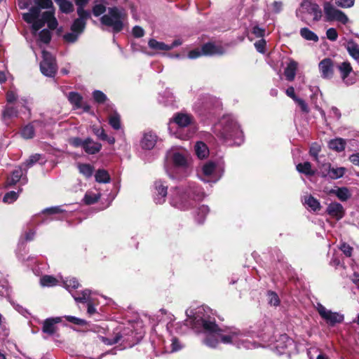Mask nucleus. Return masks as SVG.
<instances>
[{
	"label": "nucleus",
	"mask_w": 359,
	"mask_h": 359,
	"mask_svg": "<svg viewBox=\"0 0 359 359\" xmlns=\"http://www.w3.org/2000/svg\"><path fill=\"white\" fill-rule=\"evenodd\" d=\"M64 318L74 325H79L80 327H86L88 325V322L84 319L79 318L72 316H65Z\"/></svg>",
	"instance_id": "58836bf2"
},
{
	"label": "nucleus",
	"mask_w": 359,
	"mask_h": 359,
	"mask_svg": "<svg viewBox=\"0 0 359 359\" xmlns=\"http://www.w3.org/2000/svg\"><path fill=\"white\" fill-rule=\"evenodd\" d=\"M297 67L298 63L294 60H291L287 64L284 71V75L288 81L294 80Z\"/></svg>",
	"instance_id": "6ab92c4d"
},
{
	"label": "nucleus",
	"mask_w": 359,
	"mask_h": 359,
	"mask_svg": "<svg viewBox=\"0 0 359 359\" xmlns=\"http://www.w3.org/2000/svg\"><path fill=\"white\" fill-rule=\"evenodd\" d=\"M195 151L197 156L203 159L208 156L209 150L207 145L203 142H198L195 145Z\"/></svg>",
	"instance_id": "bb28decb"
},
{
	"label": "nucleus",
	"mask_w": 359,
	"mask_h": 359,
	"mask_svg": "<svg viewBox=\"0 0 359 359\" xmlns=\"http://www.w3.org/2000/svg\"><path fill=\"white\" fill-rule=\"evenodd\" d=\"M102 25L112 28L114 33H118L123 29L122 14L117 7L109 8V14L100 18Z\"/></svg>",
	"instance_id": "f257e3e1"
},
{
	"label": "nucleus",
	"mask_w": 359,
	"mask_h": 359,
	"mask_svg": "<svg viewBox=\"0 0 359 359\" xmlns=\"http://www.w3.org/2000/svg\"><path fill=\"white\" fill-rule=\"evenodd\" d=\"M67 99L69 103L73 106L74 109H83L85 112H90L91 107L83 102V98L81 94L77 92H69L67 95Z\"/></svg>",
	"instance_id": "9b49d317"
},
{
	"label": "nucleus",
	"mask_w": 359,
	"mask_h": 359,
	"mask_svg": "<svg viewBox=\"0 0 359 359\" xmlns=\"http://www.w3.org/2000/svg\"><path fill=\"white\" fill-rule=\"evenodd\" d=\"M68 142L70 145L73 146L74 147L76 148L81 147L83 149V147H85L86 139L83 140L81 138L79 137H70L68 140Z\"/></svg>",
	"instance_id": "3c124183"
},
{
	"label": "nucleus",
	"mask_w": 359,
	"mask_h": 359,
	"mask_svg": "<svg viewBox=\"0 0 359 359\" xmlns=\"http://www.w3.org/2000/svg\"><path fill=\"white\" fill-rule=\"evenodd\" d=\"M327 38L332 41H334L338 38V33L334 28H330L326 32Z\"/></svg>",
	"instance_id": "69168bd1"
},
{
	"label": "nucleus",
	"mask_w": 359,
	"mask_h": 359,
	"mask_svg": "<svg viewBox=\"0 0 359 359\" xmlns=\"http://www.w3.org/2000/svg\"><path fill=\"white\" fill-rule=\"evenodd\" d=\"M323 8L326 21L331 22L337 20L344 25L348 22V18L346 15L341 11L335 8L330 2L325 1L323 4Z\"/></svg>",
	"instance_id": "39448f33"
},
{
	"label": "nucleus",
	"mask_w": 359,
	"mask_h": 359,
	"mask_svg": "<svg viewBox=\"0 0 359 359\" xmlns=\"http://www.w3.org/2000/svg\"><path fill=\"white\" fill-rule=\"evenodd\" d=\"M4 120H10L13 118L18 117V111L14 107H6L2 113Z\"/></svg>",
	"instance_id": "4c0bfd02"
},
{
	"label": "nucleus",
	"mask_w": 359,
	"mask_h": 359,
	"mask_svg": "<svg viewBox=\"0 0 359 359\" xmlns=\"http://www.w3.org/2000/svg\"><path fill=\"white\" fill-rule=\"evenodd\" d=\"M187 195L185 188H175L170 200L171 205L181 210H187L192 208L194 205Z\"/></svg>",
	"instance_id": "7ed1b4c3"
},
{
	"label": "nucleus",
	"mask_w": 359,
	"mask_h": 359,
	"mask_svg": "<svg viewBox=\"0 0 359 359\" xmlns=\"http://www.w3.org/2000/svg\"><path fill=\"white\" fill-rule=\"evenodd\" d=\"M185 189L186 193L188 194V198L189 197L194 205H195L196 202L201 201L204 198L205 194L200 187L193 186V184H191L186 187Z\"/></svg>",
	"instance_id": "dca6fc26"
},
{
	"label": "nucleus",
	"mask_w": 359,
	"mask_h": 359,
	"mask_svg": "<svg viewBox=\"0 0 359 359\" xmlns=\"http://www.w3.org/2000/svg\"><path fill=\"white\" fill-rule=\"evenodd\" d=\"M78 34L72 32V33H66L63 36V39L68 43H74L78 39Z\"/></svg>",
	"instance_id": "0e129e2a"
},
{
	"label": "nucleus",
	"mask_w": 359,
	"mask_h": 359,
	"mask_svg": "<svg viewBox=\"0 0 359 359\" xmlns=\"http://www.w3.org/2000/svg\"><path fill=\"white\" fill-rule=\"evenodd\" d=\"M40 283L43 287H53L57 284L58 280L53 276L45 275L41 278Z\"/></svg>",
	"instance_id": "72a5a7b5"
},
{
	"label": "nucleus",
	"mask_w": 359,
	"mask_h": 359,
	"mask_svg": "<svg viewBox=\"0 0 359 359\" xmlns=\"http://www.w3.org/2000/svg\"><path fill=\"white\" fill-rule=\"evenodd\" d=\"M18 198V194L15 191H11L6 193L4 198L3 201L6 203H12L15 201Z\"/></svg>",
	"instance_id": "4d7b16f0"
},
{
	"label": "nucleus",
	"mask_w": 359,
	"mask_h": 359,
	"mask_svg": "<svg viewBox=\"0 0 359 359\" xmlns=\"http://www.w3.org/2000/svg\"><path fill=\"white\" fill-rule=\"evenodd\" d=\"M61 322L62 318L60 317L46 318L43 322L41 330L44 334H46L48 336H53L58 330V327L56 325Z\"/></svg>",
	"instance_id": "ddd939ff"
},
{
	"label": "nucleus",
	"mask_w": 359,
	"mask_h": 359,
	"mask_svg": "<svg viewBox=\"0 0 359 359\" xmlns=\"http://www.w3.org/2000/svg\"><path fill=\"white\" fill-rule=\"evenodd\" d=\"M201 326L203 330L208 333H219L222 332V330L219 328L215 320H210L206 318H201Z\"/></svg>",
	"instance_id": "a211bd4d"
},
{
	"label": "nucleus",
	"mask_w": 359,
	"mask_h": 359,
	"mask_svg": "<svg viewBox=\"0 0 359 359\" xmlns=\"http://www.w3.org/2000/svg\"><path fill=\"white\" fill-rule=\"evenodd\" d=\"M65 284L67 288H72V289H77L80 286V284L76 278H72L69 279H67L65 281Z\"/></svg>",
	"instance_id": "13d9d810"
},
{
	"label": "nucleus",
	"mask_w": 359,
	"mask_h": 359,
	"mask_svg": "<svg viewBox=\"0 0 359 359\" xmlns=\"http://www.w3.org/2000/svg\"><path fill=\"white\" fill-rule=\"evenodd\" d=\"M325 212L337 221L341 219L345 215V210L343 205L337 202L330 203L326 208Z\"/></svg>",
	"instance_id": "4468645a"
},
{
	"label": "nucleus",
	"mask_w": 359,
	"mask_h": 359,
	"mask_svg": "<svg viewBox=\"0 0 359 359\" xmlns=\"http://www.w3.org/2000/svg\"><path fill=\"white\" fill-rule=\"evenodd\" d=\"M226 137L234 140L235 144L240 145L244 140L243 132L236 123H231L230 127L224 128Z\"/></svg>",
	"instance_id": "1a4fd4ad"
},
{
	"label": "nucleus",
	"mask_w": 359,
	"mask_h": 359,
	"mask_svg": "<svg viewBox=\"0 0 359 359\" xmlns=\"http://www.w3.org/2000/svg\"><path fill=\"white\" fill-rule=\"evenodd\" d=\"M54 18V12L53 11H47L42 13L41 19L46 24Z\"/></svg>",
	"instance_id": "338daca9"
},
{
	"label": "nucleus",
	"mask_w": 359,
	"mask_h": 359,
	"mask_svg": "<svg viewBox=\"0 0 359 359\" xmlns=\"http://www.w3.org/2000/svg\"><path fill=\"white\" fill-rule=\"evenodd\" d=\"M345 168L343 167L334 168L330 163H325L320 170V175L323 177L329 176L332 180H337L344 176Z\"/></svg>",
	"instance_id": "f8f14e48"
},
{
	"label": "nucleus",
	"mask_w": 359,
	"mask_h": 359,
	"mask_svg": "<svg viewBox=\"0 0 359 359\" xmlns=\"http://www.w3.org/2000/svg\"><path fill=\"white\" fill-rule=\"evenodd\" d=\"M216 164L214 162L209 161L203 166V172L205 176H210L215 171Z\"/></svg>",
	"instance_id": "09e8293b"
},
{
	"label": "nucleus",
	"mask_w": 359,
	"mask_h": 359,
	"mask_svg": "<svg viewBox=\"0 0 359 359\" xmlns=\"http://www.w3.org/2000/svg\"><path fill=\"white\" fill-rule=\"evenodd\" d=\"M204 343L211 348H215L218 344V339L213 335L207 336L204 339Z\"/></svg>",
	"instance_id": "5fc2aeb1"
},
{
	"label": "nucleus",
	"mask_w": 359,
	"mask_h": 359,
	"mask_svg": "<svg viewBox=\"0 0 359 359\" xmlns=\"http://www.w3.org/2000/svg\"><path fill=\"white\" fill-rule=\"evenodd\" d=\"M340 250L347 257H351L353 252V248L351 247L348 244L346 243H342L340 246Z\"/></svg>",
	"instance_id": "e2e57ef3"
},
{
	"label": "nucleus",
	"mask_w": 359,
	"mask_h": 359,
	"mask_svg": "<svg viewBox=\"0 0 359 359\" xmlns=\"http://www.w3.org/2000/svg\"><path fill=\"white\" fill-rule=\"evenodd\" d=\"M217 47L216 46L210 42L206 43L203 44L201 47V52L203 55H213L216 53Z\"/></svg>",
	"instance_id": "ea45409f"
},
{
	"label": "nucleus",
	"mask_w": 359,
	"mask_h": 359,
	"mask_svg": "<svg viewBox=\"0 0 359 359\" xmlns=\"http://www.w3.org/2000/svg\"><path fill=\"white\" fill-rule=\"evenodd\" d=\"M304 203L314 212L319 211L321 209V205L318 200L311 195L305 197Z\"/></svg>",
	"instance_id": "7c9ffc66"
},
{
	"label": "nucleus",
	"mask_w": 359,
	"mask_h": 359,
	"mask_svg": "<svg viewBox=\"0 0 359 359\" xmlns=\"http://www.w3.org/2000/svg\"><path fill=\"white\" fill-rule=\"evenodd\" d=\"M86 25V22L75 19L71 25V30L74 33L80 34L84 31Z\"/></svg>",
	"instance_id": "f704fd0d"
},
{
	"label": "nucleus",
	"mask_w": 359,
	"mask_h": 359,
	"mask_svg": "<svg viewBox=\"0 0 359 359\" xmlns=\"http://www.w3.org/2000/svg\"><path fill=\"white\" fill-rule=\"evenodd\" d=\"M303 13L313 15V20L319 21L322 18V11L316 3L310 0H303L300 4Z\"/></svg>",
	"instance_id": "0eeeda50"
},
{
	"label": "nucleus",
	"mask_w": 359,
	"mask_h": 359,
	"mask_svg": "<svg viewBox=\"0 0 359 359\" xmlns=\"http://www.w3.org/2000/svg\"><path fill=\"white\" fill-rule=\"evenodd\" d=\"M335 196L341 201H346L350 197L351 194L347 187H339L336 189Z\"/></svg>",
	"instance_id": "e433bc0d"
},
{
	"label": "nucleus",
	"mask_w": 359,
	"mask_h": 359,
	"mask_svg": "<svg viewBox=\"0 0 359 359\" xmlns=\"http://www.w3.org/2000/svg\"><path fill=\"white\" fill-rule=\"evenodd\" d=\"M42 157V155L39 154H35L29 156V158L25 162V165L27 168H31L33 166L36 162H38Z\"/></svg>",
	"instance_id": "603ef678"
},
{
	"label": "nucleus",
	"mask_w": 359,
	"mask_h": 359,
	"mask_svg": "<svg viewBox=\"0 0 359 359\" xmlns=\"http://www.w3.org/2000/svg\"><path fill=\"white\" fill-rule=\"evenodd\" d=\"M265 32V29L260 27L259 25L254 26L252 29V33L257 38L264 37Z\"/></svg>",
	"instance_id": "052dcab7"
},
{
	"label": "nucleus",
	"mask_w": 359,
	"mask_h": 359,
	"mask_svg": "<svg viewBox=\"0 0 359 359\" xmlns=\"http://www.w3.org/2000/svg\"><path fill=\"white\" fill-rule=\"evenodd\" d=\"M41 73L48 77L55 76L57 72V65L55 57L48 51H43V60L40 62Z\"/></svg>",
	"instance_id": "20e7f679"
},
{
	"label": "nucleus",
	"mask_w": 359,
	"mask_h": 359,
	"mask_svg": "<svg viewBox=\"0 0 359 359\" xmlns=\"http://www.w3.org/2000/svg\"><path fill=\"white\" fill-rule=\"evenodd\" d=\"M355 0H336V4L341 8H351L354 5Z\"/></svg>",
	"instance_id": "680f3d73"
},
{
	"label": "nucleus",
	"mask_w": 359,
	"mask_h": 359,
	"mask_svg": "<svg viewBox=\"0 0 359 359\" xmlns=\"http://www.w3.org/2000/svg\"><path fill=\"white\" fill-rule=\"evenodd\" d=\"M51 33L47 29H42L39 34V39L41 42L48 44L51 41Z\"/></svg>",
	"instance_id": "49530a36"
},
{
	"label": "nucleus",
	"mask_w": 359,
	"mask_h": 359,
	"mask_svg": "<svg viewBox=\"0 0 359 359\" xmlns=\"http://www.w3.org/2000/svg\"><path fill=\"white\" fill-rule=\"evenodd\" d=\"M171 121L177 124L179 128H186L196 123L194 116L184 112L175 113Z\"/></svg>",
	"instance_id": "9d476101"
},
{
	"label": "nucleus",
	"mask_w": 359,
	"mask_h": 359,
	"mask_svg": "<svg viewBox=\"0 0 359 359\" xmlns=\"http://www.w3.org/2000/svg\"><path fill=\"white\" fill-rule=\"evenodd\" d=\"M132 33L134 37L140 38L144 36V31L140 26L136 25L133 28Z\"/></svg>",
	"instance_id": "774afa93"
},
{
	"label": "nucleus",
	"mask_w": 359,
	"mask_h": 359,
	"mask_svg": "<svg viewBox=\"0 0 359 359\" xmlns=\"http://www.w3.org/2000/svg\"><path fill=\"white\" fill-rule=\"evenodd\" d=\"M21 135L25 139H31L34 136V128L32 125L25 126L21 130Z\"/></svg>",
	"instance_id": "79ce46f5"
},
{
	"label": "nucleus",
	"mask_w": 359,
	"mask_h": 359,
	"mask_svg": "<svg viewBox=\"0 0 359 359\" xmlns=\"http://www.w3.org/2000/svg\"><path fill=\"white\" fill-rule=\"evenodd\" d=\"M22 175V171L21 168L14 170L11 172V175L7 177L6 184L10 187L15 185L18 182L20 181Z\"/></svg>",
	"instance_id": "cd10ccee"
},
{
	"label": "nucleus",
	"mask_w": 359,
	"mask_h": 359,
	"mask_svg": "<svg viewBox=\"0 0 359 359\" xmlns=\"http://www.w3.org/2000/svg\"><path fill=\"white\" fill-rule=\"evenodd\" d=\"M106 11V6L103 4H96L93 7V13L97 17L103 14Z\"/></svg>",
	"instance_id": "bf43d9fd"
},
{
	"label": "nucleus",
	"mask_w": 359,
	"mask_h": 359,
	"mask_svg": "<svg viewBox=\"0 0 359 359\" xmlns=\"http://www.w3.org/2000/svg\"><path fill=\"white\" fill-rule=\"evenodd\" d=\"M102 149V144L99 142H95L90 137L86 139L85 147H83L84 151L88 154H96Z\"/></svg>",
	"instance_id": "f3484780"
},
{
	"label": "nucleus",
	"mask_w": 359,
	"mask_h": 359,
	"mask_svg": "<svg viewBox=\"0 0 359 359\" xmlns=\"http://www.w3.org/2000/svg\"><path fill=\"white\" fill-rule=\"evenodd\" d=\"M90 290H83L81 295L77 297H75V300L76 302H81V303H86V302H89V299H90Z\"/></svg>",
	"instance_id": "864d4df0"
},
{
	"label": "nucleus",
	"mask_w": 359,
	"mask_h": 359,
	"mask_svg": "<svg viewBox=\"0 0 359 359\" xmlns=\"http://www.w3.org/2000/svg\"><path fill=\"white\" fill-rule=\"evenodd\" d=\"M155 189L157 191L158 198H156V203H161L165 201V197L168 194V187L165 186L161 181H156L155 182Z\"/></svg>",
	"instance_id": "412c9836"
},
{
	"label": "nucleus",
	"mask_w": 359,
	"mask_h": 359,
	"mask_svg": "<svg viewBox=\"0 0 359 359\" xmlns=\"http://www.w3.org/2000/svg\"><path fill=\"white\" fill-rule=\"evenodd\" d=\"M346 140L343 138H335L330 140L328 142L327 147L330 149L335 151L337 152H341L345 149L346 147Z\"/></svg>",
	"instance_id": "5701e85b"
},
{
	"label": "nucleus",
	"mask_w": 359,
	"mask_h": 359,
	"mask_svg": "<svg viewBox=\"0 0 359 359\" xmlns=\"http://www.w3.org/2000/svg\"><path fill=\"white\" fill-rule=\"evenodd\" d=\"M149 47L156 50H169L168 45L160 42L154 39H151L148 42Z\"/></svg>",
	"instance_id": "473e14b6"
},
{
	"label": "nucleus",
	"mask_w": 359,
	"mask_h": 359,
	"mask_svg": "<svg viewBox=\"0 0 359 359\" xmlns=\"http://www.w3.org/2000/svg\"><path fill=\"white\" fill-rule=\"evenodd\" d=\"M296 169L299 172L303 173L307 176H313L316 173L311 168V163L309 161L297 164Z\"/></svg>",
	"instance_id": "393cba45"
},
{
	"label": "nucleus",
	"mask_w": 359,
	"mask_h": 359,
	"mask_svg": "<svg viewBox=\"0 0 359 359\" xmlns=\"http://www.w3.org/2000/svg\"><path fill=\"white\" fill-rule=\"evenodd\" d=\"M100 198L98 194L86 193L83 198V202L86 205H93L96 203Z\"/></svg>",
	"instance_id": "37998d69"
},
{
	"label": "nucleus",
	"mask_w": 359,
	"mask_h": 359,
	"mask_svg": "<svg viewBox=\"0 0 359 359\" xmlns=\"http://www.w3.org/2000/svg\"><path fill=\"white\" fill-rule=\"evenodd\" d=\"M93 97L95 102L98 104H103L107 100V95L99 90H95L93 92Z\"/></svg>",
	"instance_id": "c03bdc74"
},
{
	"label": "nucleus",
	"mask_w": 359,
	"mask_h": 359,
	"mask_svg": "<svg viewBox=\"0 0 359 359\" xmlns=\"http://www.w3.org/2000/svg\"><path fill=\"white\" fill-rule=\"evenodd\" d=\"M58 5L60 11L65 14H69L74 10V5L69 0H54Z\"/></svg>",
	"instance_id": "b1692460"
},
{
	"label": "nucleus",
	"mask_w": 359,
	"mask_h": 359,
	"mask_svg": "<svg viewBox=\"0 0 359 359\" xmlns=\"http://www.w3.org/2000/svg\"><path fill=\"white\" fill-rule=\"evenodd\" d=\"M347 50L349 55L359 62V46L354 42L348 43Z\"/></svg>",
	"instance_id": "c9c22d12"
},
{
	"label": "nucleus",
	"mask_w": 359,
	"mask_h": 359,
	"mask_svg": "<svg viewBox=\"0 0 359 359\" xmlns=\"http://www.w3.org/2000/svg\"><path fill=\"white\" fill-rule=\"evenodd\" d=\"M156 142V136L151 133H145L142 141L141 147L144 149H151Z\"/></svg>",
	"instance_id": "4be33fe9"
},
{
	"label": "nucleus",
	"mask_w": 359,
	"mask_h": 359,
	"mask_svg": "<svg viewBox=\"0 0 359 359\" xmlns=\"http://www.w3.org/2000/svg\"><path fill=\"white\" fill-rule=\"evenodd\" d=\"M316 309L320 316L331 326H334L335 324L341 323L344 321V315L327 310L320 303L317 304Z\"/></svg>",
	"instance_id": "423d86ee"
},
{
	"label": "nucleus",
	"mask_w": 359,
	"mask_h": 359,
	"mask_svg": "<svg viewBox=\"0 0 359 359\" xmlns=\"http://www.w3.org/2000/svg\"><path fill=\"white\" fill-rule=\"evenodd\" d=\"M209 212V208L207 205H203L200 206L198 209V217L196 218V220L198 224H203L205 216Z\"/></svg>",
	"instance_id": "a19ab883"
},
{
	"label": "nucleus",
	"mask_w": 359,
	"mask_h": 359,
	"mask_svg": "<svg viewBox=\"0 0 359 359\" xmlns=\"http://www.w3.org/2000/svg\"><path fill=\"white\" fill-rule=\"evenodd\" d=\"M172 161L175 167L185 168L187 165L186 158L180 152H175L172 154Z\"/></svg>",
	"instance_id": "a878e982"
},
{
	"label": "nucleus",
	"mask_w": 359,
	"mask_h": 359,
	"mask_svg": "<svg viewBox=\"0 0 359 359\" xmlns=\"http://www.w3.org/2000/svg\"><path fill=\"white\" fill-rule=\"evenodd\" d=\"M79 170L86 178L90 177L94 171V167L88 163H79L78 165Z\"/></svg>",
	"instance_id": "2f4dec72"
},
{
	"label": "nucleus",
	"mask_w": 359,
	"mask_h": 359,
	"mask_svg": "<svg viewBox=\"0 0 359 359\" xmlns=\"http://www.w3.org/2000/svg\"><path fill=\"white\" fill-rule=\"evenodd\" d=\"M336 68L340 73L342 81L347 85L353 84V81L348 79L349 74L353 72L351 63L348 61L336 63Z\"/></svg>",
	"instance_id": "2eb2a0df"
},
{
	"label": "nucleus",
	"mask_w": 359,
	"mask_h": 359,
	"mask_svg": "<svg viewBox=\"0 0 359 359\" xmlns=\"http://www.w3.org/2000/svg\"><path fill=\"white\" fill-rule=\"evenodd\" d=\"M95 181L99 183H109L111 180L109 174L106 170L98 169L95 175Z\"/></svg>",
	"instance_id": "c756f323"
},
{
	"label": "nucleus",
	"mask_w": 359,
	"mask_h": 359,
	"mask_svg": "<svg viewBox=\"0 0 359 359\" xmlns=\"http://www.w3.org/2000/svg\"><path fill=\"white\" fill-rule=\"evenodd\" d=\"M77 14L79 15L78 20L86 22L90 18L89 11L84 9V7H77Z\"/></svg>",
	"instance_id": "8fccbe9b"
},
{
	"label": "nucleus",
	"mask_w": 359,
	"mask_h": 359,
	"mask_svg": "<svg viewBox=\"0 0 359 359\" xmlns=\"http://www.w3.org/2000/svg\"><path fill=\"white\" fill-rule=\"evenodd\" d=\"M35 4L41 8H50L53 7V2L51 0H34Z\"/></svg>",
	"instance_id": "6e6d98bb"
},
{
	"label": "nucleus",
	"mask_w": 359,
	"mask_h": 359,
	"mask_svg": "<svg viewBox=\"0 0 359 359\" xmlns=\"http://www.w3.org/2000/svg\"><path fill=\"white\" fill-rule=\"evenodd\" d=\"M92 130L94 135H95L99 140L106 141L109 144H114L115 143V138L114 137L108 136L103 128L93 126Z\"/></svg>",
	"instance_id": "aec40b11"
},
{
	"label": "nucleus",
	"mask_w": 359,
	"mask_h": 359,
	"mask_svg": "<svg viewBox=\"0 0 359 359\" xmlns=\"http://www.w3.org/2000/svg\"><path fill=\"white\" fill-rule=\"evenodd\" d=\"M219 105V101L210 95H203L195 103L196 111L201 116H208L214 114V109Z\"/></svg>",
	"instance_id": "f03ea898"
},
{
	"label": "nucleus",
	"mask_w": 359,
	"mask_h": 359,
	"mask_svg": "<svg viewBox=\"0 0 359 359\" xmlns=\"http://www.w3.org/2000/svg\"><path fill=\"white\" fill-rule=\"evenodd\" d=\"M269 304L271 306H277L280 304V299L278 295L273 291H268L267 293Z\"/></svg>",
	"instance_id": "de8ad7c7"
},
{
	"label": "nucleus",
	"mask_w": 359,
	"mask_h": 359,
	"mask_svg": "<svg viewBox=\"0 0 359 359\" xmlns=\"http://www.w3.org/2000/svg\"><path fill=\"white\" fill-rule=\"evenodd\" d=\"M299 34L303 39L307 41L318 42L319 40L318 35L307 27L302 28L300 29Z\"/></svg>",
	"instance_id": "c85d7f7f"
},
{
	"label": "nucleus",
	"mask_w": 359,
	"mask_h": 359,
	"mask_svg": "<svg viewBox=\"0 0 359 359\" xmlns=\"http://www.w3.org/2000/svg\"><path fill=\"white\" fill-rule=\"evenodd\" d=\"M336 63L329 57L324 58L318 64V69L323 79H330L334 76Z\"/></svg>",
	"instance_id": "6e6552de"
},
{
	"label": "nucleus",
	"mask_w": 359,
	"mask_h": 359,
	"mask_svg": "<svg viewBox=\"0 0 359 359\" xmlns=\"http://www.w3.org/2000/svg\"><path fill=\"white\" fill-rule=\"evenodd\" d=\"M109 123L114 130H119L121 128L120 116L118 114L111 116L109 119Z\"/></svg>",
	"instance_id": "a18cd8bd"
}]
</instances>
